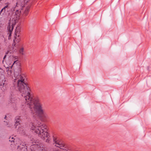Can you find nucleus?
Masks as SVG:
<instances>
[{
	"mask_svg": "<svg viewBox=\"0 0 151 151\" xmlns=\"http://www.w3.org/2000/svg\"><path fill=\"white\" fill-rule=\"evenodd\" d=\"M15 67L14 74V82H17V88L15 86H12L10 88V98L11 103L13 106H16L15 104L14 100L15 97L16 95L19 92L22 98L24 97L25 95L29 94L30 92V89L28 85L25 83L24 81L23 77L21 75V68L19 61H15L11 66L8 67L6 68V71L8 75L10 77H12L13 75V72L11 70L12 67Z\"/></svg>",
	"mask_w": 151,
	"mask_h": 151,
	"instance_id": "obj_1",
	"label": "nucleus"
},
{
	"mask_svg": "<svg viewBox=\"0 0 151 151\" xmlns=\"http://www.w3.org/2000/svg\"><path fill=\"white\" fill-rule=\"evenodd\" d=\"M22 99L25 103L22 105L23 107L26 106L30 110L32 113L35 111L44 119H47L49 117L47 114L45 113L42 109V105L38 99H33L32 95L29 92V94L25 95Z\"/></svg>",
	"mask_w": 151,
	"mask_h": 151,
	"instance_id": "obj_2",
	"label": "nucleus"
},
{
	"mask_svg": "<svg viewBox=\"0 0 151 151\" xmlns=\"http://www.w3.org/2000/svg\"><path fill=\"white\" fill-rule=\"evenodd\" d=\"M31 129L38 134L42 139L49 144L51 143V138L47 132V126L40 119H36L31 124Z\"/></svg>",
	"mask_w": 151,
	"mask_h": 151,
	"instance_id": "obj_3",
	"label": "nucleus"
},
{
	"mask_svg": "<svg viewBox=\"0 0 151 151\" xmlns=\"http://www.w3.org/2000/svg\"><path fill=\"white\" fill-rule=\"evenodd\" d=\"M29 0H20L18 1L16 3V5L15 7L14 8L12 9V11H15V12L14 17L13 18V21L14 22H11V21L8 23V26H7V30L8 32L9 39L11 36V34L12 33L13 30L14 28V23H17L19 19V9H21V10L23 9L22 8L24 7L25 3H27Z\"/></svg>",
	"mask_w": 151,
	"mask_h": 151,
	"instance_id": "obj_4",
	"label": "nucleus"
},
{
	"mask_svg": "<svg viewBox=\"0 0 151 151\" xmlns=\"http://www.w3.org/2000/svg\"><path fill=\"white\" fill-rule=\"evenodd\" d=\"M53 142L51 146L48 148L47 150H46L44 148L41 149V147L38 145H33L31 146V151H59L54 148V147L59 148L60 149L66 150V146L62 141L59 140L58 139L53 136Z\"/></svg>",
	"mask_w": 151,
	"mask_h": 151,
	"instance_id": "obj_5",
	"label": "nucleus"
},
{
	"mask_svg": "<svg viewBox=\"0 0 151 151\" xmlns=\"http://www.w3.org/2000/svg\"><path fill=\"white\" fill-rule=\"evenodd\" d=\"M20 116H17L15 118V128L17 130V132L21 135H27V131H26L23 127H21V125L20 124Z\"/></svg>",
	"mask_w": 151,
	"mask_h": 151,
	"instance_id": "obj_6",
	"label": "nucleus"
},
{
	"mask_svg": "<svg viewBox=\"0 0 151 151\" xmlns=\"http://www.w3.org/2000/svg\"><path fill=\"white\" fill-rule=\"evenodd\" d=\"M15 35L14 36L15 39L14 40V43L15 44L19 42L20 40L19 34L21 32V27L19 26H17L15 30Z\"/></svg>",
	"mask_w": 151,
	"mask_h": 151,
	"instance_id": "obj_7",
	"label": "nucleus"
},
{
	"mask_svg": "<svg viewBox=\"0 0 151 151\" xmlns=\"http://www.w3.org/2000/svg\"><path fill=\"white\" fill-rule=\"evenodd\" d=\"M17 146V151H28L27 147H25L26 143L19 140Z\"/></svg>",
	"mask_w": 151,
	"mask_h": 151,
	"instance_id": "obj_8",
	"label": "nucleus"
},
{
	"mask_svg": "<svg viewBox=\"0 0 151 151\" xmlns=\"http://www.w3.org/2000/svg\"><path fill=\"white\" fill-rule=\"evenodd\" d=\"M2 81V80L1 79V78H0V82H1V81ZM6 81V80H5L4 81V82H3V81H2V82L1 83L0 82V86L1 87H0V88H1V89L2 90V91H4L6 88V86L5 84L4 83V82Z\"/></svg>",
	"mask_w": 151,
	"mask_h": 151,
	"instance_id": "obj_9",
	"label": "nucleus"
},
{
	"mask_svg": "<svg viewBox=\"0 0 151 151\" xmlns=\"http://www.w3.org/2000/svg\"><path fill=\"white\" fill-rule=\"evenodd\" d=\"M9 3L6 4V5L0 11V14L3 12V14H4L6 11V10H7V11H8V9L9 8Z\"/></svg>",
	"mask_w": 151,
	"mask_h": 151,
	"instance_id": "obj_10",
	"label": "nucleus"
},
{
	"mask_svg": "<svg viewBox=\"0 0 151 151\" xmlns=\"http://www.w3.org/2000/svg\"><path fill=\"white\" fill-rule=\"evenodd\" d=\"M19 140H20L19 139H14L13 137H10L9 138V141L11 142H13L14 143L15 142V141L16 142H17V141L18 142L17 143H16L18 145V143Z\"/></svg>",
	"mask_w": 151,
	"mask_h": 151,
	"instance_id": "obj_11",
	"label": "nucleus"
},
{
	"mask_svg": "<svg viewBox=\"0 0 151 151\" xmlns=\"http://www.w3.org/2000/svg\"><path fill=\"white\" fill-rule=\"evenodd\" d=\"M29 8L28 7H26L23 13L24 16H26L29 13Z\"/></svg>",
	"mask_w": 151,
	"mask_h": 151,
	"instance_id": "obj_12",
	"label": "nucleus"
},
{
	"mask_svg": "<svg viewBox=\"0 0 151 151\" xmlns=\"http://www.w3.org/2000/svg\"><path fill=\"white\" fill-rule=\"evenodd\" d=\"M4 94L3 92L0 93V101L2 100L4 97Z\"/></svg>",
	"mask_w": 151,
	"mask_h": 151,
	"instance_id": "obj_13",
	"label": "nucleus"
},
{
	"mask_svg": "<svg viewBox=\"0 0 151 151\" xmlns=\"http://www.w3.org/2000/svg\"><path fill=\"white\" fill-rule=\"evenodd\" d=\"M19 52L22 55H24V48L22 47L19 50Z\"/></svg>",
	"mask_w": 151,
	"mask_h": 151,
	"instance_id": "obj_14",
	"label": "nucleus"
},
{
	"mask_svg": "<svg viewBox=\"0 0 151 151\" xmlns=\"http://www.w3.org/2000/svg\"><path fill=\"white\" fill-rule=\"evenodd\" d=\"M31 142L32 143H36L37 142V140H36V139H34L33 138H32L31 139Z\"/></svg>",
	"mask_w": 151,
	"mask_h": 151,
	"instance_id": "obj_15",
	"label": "nucleus"
},
{
	"mask_svg": "<svg viewBox=\"0 0 151 151\" xmlns=\"http://www.w3.org/2000/svg\"><path fill=\"white\" fill-rule=\"evenodd\" d=\"M1 126H0V137H2L4 136L3 134H2V131L1 129Z\"/></svg>",
	"mask_w": 151,
	"mask_h": 151,
	"instance_id": "obj_16",
	"label": "nucleus"
},
{
	"mask_svg": "<svg viewBox=\"0 0 151 151\" xmlns=\"http://www.w3.org/2000/svg\"><path fill=\"white\" fill-rule=\"evenodd\" d=\"M9 52L8 51L6 53V55H4V59L6 58V55H7V54H8L9 53Z\"/></svg>",
	"mask_w": 151,
	"mask_h": 151,
	"instance_id": "obj_17",
	"label": "nucleus"
},
{
	"mask_svg": "<svg viewBox=\"0 0 151 151\" xmlns=\"http://www.w3.org/2000/svg\"><path fill=\"white\" fill-rule=\"evenodd\" d=\"M6 125H8L9 124H8V122H6Z\"/></svg>",
	"mask_w": 151,
	"mask_h": 151,
	"instance_id": "obj_18",
	"label": "nucleus"
},
{
	"mask_svg": "<svg viewBox=\"0 0 151 151\" xmlns=\"http://www.w3.org/2000/svg\"><path fill=\"white\" fill-rule=\"evenodd\" d=\"M6 117V115L5 116V117H4V119H5Z\"/></svg>",
	"mask_w": 151,
	"mask_h": 151,
	"instance_id": "obj_19",
	"label": "nucleus"
},
{
	"mask_svg": "<svg viewBox=\"0 0 151 151\" xmlns=\"http://www.w3.org/2000/svg\"><path fill=\"white\" fill-rule=\"evenodd\" d=\"M13 108H14V109L16 110L17 109L16 108H15L14 107H13Z\"/></svg>",
	"mask_w": 151,
	"mask_h": 151,
	"instance_id": "obj_20",
	"label": "nucleus"
},
{
	"mask_svg": "<svg viewBox=\"0 0 151 151\" xmlns=\"http://www.w3.org/2000/svg\"><path fill=\"white\" fill-rule=\"evenodd\" d=\"M8 127H10V126H8Z\"/></svg>",
	"mask_w": 151,
	"mask_h": 151,
	"instance_id": "obj_21",
	"label": "nucleus"
}]
</instances>
